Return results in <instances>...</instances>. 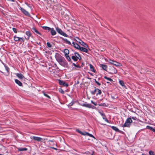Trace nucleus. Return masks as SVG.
I'll return each instance as SVG.
<instances>
[{"label": "nucleus", "mask_w": 155, "mask_h": 155, "mask_svg": "<svg viewBox=\"0 0 155 155\" xmlns=\"http://www.w3.org/2000/svg\"><path fill=\"white\" fill-rule=\"evenodd\" d=\"M111 128L114 130H115L116 131H118L119 130L118 129L115 127L114 126H112Z\"/></svg>", "instance_id": "obj_32"}, {"label": "nucleus", "mask_w": 155, "mask_h": 155, "mask_svg": "<svg viewBox=\"0 0 155 155\" xmlns=\"http://www.w3.org/2000/svg\"><path fill=\"white\" fill-rule=\"evenodd\" d=\"M77 58V57L78 58V59H79V58H81V57L79 55V54L75 52L74 53V55Z\"/></svg>", "instance_id": "obj_31"}, {"label": "nucleus", "mask_w": 155, "mask_h": 155, "mask_svg": "<svg viewBox=\"0 0 155 155\" xmlns=\"http://www.w3.org/2000/svg\"><path fill=\"white\" fill-rule=\"evenodd\" d=\"M132 118L134 120H136L137 118L136 117H132Z\"/></svg>", "instance_id": "obj_47"}, {"label": "nucleus", "mask_w": 155, "mask_h": 155, "mask_svg": "<svg viewBox=\"0 0 155 155\" xmlns=\"http://www.w3.org/2000/svg\"><path fill=\"white\" fill-rule=\"evenodd\" d=\"M42 28L43 29L46 30H48L49 31H50L51 28L47 26H43Z\"/></svg>", "instance_id": "obj_26"}, {"label": "nucleus", "mask_w": 155, "mask_h": 155, "mask_svg": "<svg viewBox=\"0 0 155 155\" xmlns=\"http://www.w3.org/2000/svg\"><path fill=\"white\" fill-rule=\"evenodd\" d=\"M47 45L48 46L49 48H50L51 47V45L50 44V43L49 42H47Z\"/></svg>", "instance_id": "obj_38"}, {"label": "nucleus", "mask_w": 155, "mask_h": 155, "mask_svg": "<svg viewBox=\"0 0 155 155\" xmlns=\"http://www.w3.org/2000/svg\"><path fill=\"white\" fill-rule=\"evenodd\" d=\"M14 40L15 41H19L21 43L23 42L24 40L23 37H19L16 36H14Z\"/></svg>", "instance_id": "obj_4"}, {"label": "nucleus", "mask_w": 155, "mask_h": 155, "mask_svg": "<svg viewBox=\"0 0 155 155\" xmlns=\"http://www.w3.org/2000/svg\"><path fill=\"white\" fill-rule=\"evenodd\" d=\"M54 142V141L53 140H48V143H49V144H50V142Z\"/></svg>", "instance_id": "obj_43"}, {"label": "nucleus", "mask_w": 155, "mask_h": 155, "mask_svg": "<svg viewBox=\"0 0 155 155\" xmlns=\"http://www.w3.org/2000/svg\"><path fill=\"white\" fill-rule=\"evenodd\" d=\"M112 62H113V63H112V64L116 66H119L120 64L116 61H112Z\"/></svg>", "instance_id": "obj_22"}, {"label": "nucleus", "mask_w": 155, "mask_h": 155, "mask_svg": "<svg viewBox=\"0 0 155 155\" xmlns=\"http://www.w3.org/2000/svg\"><path fill=\"white\" fill-rule=\"evenodd\" d=\"M50 147L52 149H53L55 150H57V148L54 147Z\"/></svg>", "instance_id": "obj_48"}, {"label": "nucleus", "mask_w": 155, "mask_h": 155, "mask_svg": "<svg viewBox=\"0 0 155 155\" xmlns=\"http://www.w3.org/2000/svg\"><path fill=\"white\" fill-rule=\"evenodd\" d=\"M80 42H79V43L81 44V45H82L85 48H88V46L83 41H80Z\"/></svg>", "instance_id": "obj_13"}, {"label": "nucleus", "mask_w": 155, "mask_h": 155, "mask_svg": "<svg viewBox=\"0 0 155 155\" xmlns=\"http://www.w3.org/2000/svg\"><path fill=\"white\" fill-rule=\"evenodd\" d=\"M96 90H97V93L96 94V95H97L98 94H99V95L101 94V91L98 88H97Z\"/></svg>", "instance_id": "obj_23"}, {"label": "nucleus", "mask_w": 155, "mask_h": 155, "mask_svg": "<svg viewBox=\"0 0 155 155\" xmlns=\"http://www.w3.org/2000/svg\"><path fill=\"white\" fill-rule=\"evenodd\" d=\"M59 91L62 93V94H64V91H63L62 89H59Z\"/></svg>", "instance_id": "obj_37"}, {"label": "nucleus", "mask_w": 155, "mask_h": 155, "mask_svg": "<svg viewBox=\"0 0 155 155\" xmlns=\"http://www.w3.org/2000/svg\"><path fill=\"white\" fill-rule=\"evenodd\" d=\"M132 122V120L130 118H127L124 123V125L122 126L123 127H129L131 125V123Z\"/></svg>", "instance_id": "obj_2"}, {"label": "nucleus", "mask_w": 155, "mask_h": 155, "mask_svg": "<svg viewBox=\"0 0 155 155\" xmlns=\"http://www.w3.org/2000/svg\"><path fill=\"white\" fill-rule=\"evenodd\" d=\"M87 48L85 47L84 48L80 47L79 50L82 51L87 53L88 52V50Z\"/></svg>", "instance_id": "obj_9"}, {"label": "nucleus", "mask_w": 155, "mask_h": 155, "mask_svg": "<svg viewBox=\"0 0 155 155\" xmlns=\"http://www.w3.org/2000/svg\"><path fill=\"white\" fill-rule=\"evenodd\" d=\"M50 145H54V144H51H51L50 143Z\"/></svg>", "instance_id": "obj_54"}, {"label": "nucleus", "mask_w": 155, "mask_h": 155, "mask_svg": "<svg viewBox=\"0 0 155 155\" xmlns=\"http://www.w3.org/2000/svg\"><path fill=\"white\" fill-rule=\"evenodd\" d=\"M5 69H6V71H7L8 72V71H9V68L8 67H5Z\"/></svg>", "instance_id": "obj_45"}, {"label": "nucleus", "mask_w": 155, "mask_h": 155, "mask_svg": "<svg viewBox=\"0 0 155 155\" xmlns=\"http://www.w3.org/2000/svg\"><path fill=\"white\" fill-rule=\"evenodd\" d=\"M89 65L90 66V69L91 71L93 72H95V70L94 69V68L93 66H92V65L91 64H89Z\"/></svg>", "instance_id": "obj_18"}, {"label": "nucleus", "mask_w": 155, "mask_h": 155, "mask_svg": "<svg viewBox=\"0 0 155 155\" xmlns=\"http://www.w3.org/2000/svg\"><path fill=\"white\" fill-rule=\"evenodd\" d=\"M149 154L150 155H154V152L152 151H150L149 152Z\"/></svg>", "instance_id": "obj_36"}, {"label": "nucleus", "mask_w": 155, "mask_h": 155, "mask_svg": "<svg viewBox=\"0 0 155 155\" xmlns=\"http://www.w3.org/2000/svg\"><path fill=\"white\" fill-rule=\"evenodd\" d=\"M100 113L101 115L103 116V114L101 113L100 112Z\"/></svg>", "instance_id": "obj_53"}, {"label": "nucleus", "mask_w": 155, "mask_h": 155, "mask_svg": "<svg viewBox=\"0 0 155 155\" xmlns=\"http://www.w3.org/2000/svg\"><path fill=\"white\" fill-rule=\"evenodd\" d=\"M20 9L21 10V11L26 15L28 16H30V15L29 13L24 8L21 7Z\"/></svg>", "instance_id": "obj_8"}, {"label": "nucleus", "mask_w": 155, "mask_h": 155, "mask_svg": "<svg viewBox=\"0 0 155 155\" xmlns=\"http://www.w3.org/2000/svg\"><path fill=\"white\" fill-rule=\"evenodd\" d=\"M96 88H95V89H94V91H92L91 92V94H93V95H94L95 94V93L96 92H97V90H96Z\"/></svg>", "instance_id": "obj_35"}, {"label": "nucleus", "mask_w": 155, "mask_h": 155, "mask_svg": "<svg viewBox=\"0 0 155 155\" xmlns=\"http://www.w3.org/2000/svg\"><path fill=\"white\" fill-rule=\"evenodd\" d=\"M75 40L76 41L78 42L79 43V42H80V41H82L81 39H80L79 38L77 37H75Z\"/></svg>", "instance_id": "obj_29"}, {"label": "nucleus", "mask_w": 155, "mask_h": 155, "mask_svg": "<svg viewBox=\"0 0 155 155\" xmlns=\"http://www.w3.org/2000/svg\"><path fill=\"white\" fill-rule=\"evenodd\" d=\"M71 58L74 61H77L78 60V58L77 57V58L74 55L72 56L71 57Z\"/></svg>", "instance_id": "obj_24"}, {"label": "nucleus", "mask_w": 155, "mask_h": 155, "mask_svg": "<svg viewBox=\"0 0 155 155\" xmlns=\"http://www.w3.org/2000/svg\"><path fill=\"white\" fill-rule=\"evenodd\" d=\"M86 132H84V133H82L81 134L84 135H87V134H86Z\"/></svg>", "instance_id": "obj_49"}, {"label": "nucleus", "mask_w": 155, "mask_h": 155, "mask_svg": "<svg viewBox=\"0 0 155 155\" xmlns=\"http://www.w3.org/2000/svg\"><path fill=\"white\" fill-rule=\"evenodd\" d=\"M59 83L60 85H63V84H64V81L59 80H58Z\"/></svg>", "instance_id": "obj_30"}, {"label": "nucleus", "mask_w": 155, "mask_h": 155, "mask_svg": "<svg viewBox=\"0 0 155 155\" xmlns=\"http://www.w3.org/2000/svg\"><path fill=\"white\" fill-rule=\"evenodd\" d=\"M32 29L34 32L36 33L37 34L41 35V33L36 28H32Z\"/></svg>", "instance_id": "obj_21"}, {"label": "nucleus", "mask_w": 155, "mask_h": 155, "mask_svg": "<svg viewBox=\"0 0 155 155\" xmlns=\"http://www.w3.org/2000/svg\"><path fill=\"white\" fill-rule=\"evenodd\" d=\"M91 102L94 105H96V104L94 103V102L93 101H91Z\"/></svg>", "instance_id": "obj_50"}, {"label": "nucleus", "mask_w": 155, "mask_h": 155, "mask_svg": "<svg viewBox=\"0 0 155 155\" xmlns=\"http://www.w3.org/2000/svg\"><path fill=\"white\" fill-rule=\"evenodd\" d=\"M119 83L120 85H121L122 86H124V81H123L122 80H119Z\"/></svg>", "instance_id": "obj_28"}, {"label": "nucleus", "mask_w": 155, "mask_h": 155, "mask_svg": "<svg viewBox=\"0 0 155 155\" xmlns=\"http://www.w3.org/2000/svg\"><path fill=\"white\" fill-rule=\"evenodd\" d=\"M0 155H1V154H0Z\"/></svg>", "instance_id": "obj_57"}, {"label": "nucleus", "mask_w": 155, "mask_h": 155, "mask_svg": "<svg viewBox=\"0 0 155 155\" xmlns=\"http://www.w3.org/2000/svg\"><path fill=\"white\" fill-rule=\"evenodd\" d=\"M104 78L105 79L107 80L108 81H110V82H112V81H113V80L112 79H111V78H108V77H107L106 76H104Z\"/></svg>", "instance_id": "obj_27"}, {"label": "nucleus", "mask_w": 155, "mask_h": 155, "mask_svg": "<svg viewBox=\"0 0 155 155\" xmlns=\"http://www.w3.org/2000/svg\"><path fill=\"white\" fill-rule=\"evenodd\" d=\"M73 65H74V66H75L76 67L79 68H80V66L79 65H77L74 63H73Z\"/></svg>", "instance_id": "obj_39"}, {"label": "nucleus", "mask_w": 155, "mask_h": 155, "mask_svg": "<svg viewBox=\"0 0 155 155\" xmlns=\"http://www.w3.org/2000/svg\"><path fill=\"white\" fill-rule=\"evenodd\" d=\"M18 150L19 151H27L28 150V149L26 148L19 147L18 148Z\"/></svg>", "instance_id": "obj_15"}, {"label": "nucleus", "mask_w": 155, "mask_h": 155, "mask_svg": "<svg viewBox=\"0 0 155 155\" xmlns=\"http://www.w3.org/2000/svg\"><path fill=\"white\" fill-rule=\"evenodd\" d=\"M146 128L148 129L151 130L154 132H155V129L151 127L147 126Z\"/></svg>", "instance_id": "obj_19"}, {"label": "nucleus", "mask_w": 155, "mask_h": 155, "mask_svg": "<svg viewBox=\"0 0 155 155\" xmlns=\"http://www.w3.org/2000/svg\"><path fill=\"white\" fill-rule=\"evenodd\" d=\"M112 61H113L112 60H110V64H112V63H113V62H112Z\"/></svg>", "instance_id": "obj_51"}, {"label": "nucleus", "mask_w": 155, "mask_h": 155, "mask_svg": "<svg viewBox=\"0 0 155 155\" xmlns=\"http://www.w3.org/2000/svg\"><path fill=\"white\" fill-rule=\"evenodd\" d=\"M95 83L99 86H100L101 85V84L99 83L97 81L95 80Z\"/></svg>", "instance_id": "obj_41"}, {"label": "nucleus", "mask_w": 155, "mask_h": 155, "mask_svg": "<svg viewBox=\"0 0 155 155\" xmlns=\"http://www.w3.org/2000/svg\"><path fill=\"white\" fill-rule=\"evenodd\" d=\"M73 46L76 49L79 50L80 46L77 43L74 42H72Z\"/></svg>", "instance_id": "obj_10"}, {"label": "nucleus", "mask_w": 155, "mask_h": 155, "mask_svg": "<svg viewBox=\"0 0 155 155\" xmlns=\"http://www.w3.org/2000/svg\"><path fill=\"white\" fill-rule=\"evenodd\" d=\"M17 76L18 78L21 79H22L24 78L23 75L21 74L17 73Z\"/></svg>", "instance_id": "obj_16"}, {"label": "nucleus", "mask_w": 155, "mask_h": 155, "mask_svg": "<svg viewBox=\"0 0 155 155\" xmlns=\"http://www.w3.org/2000/svg\"><path fill=\"white\" fill-rule=\"evenodd\" d=\"M77 132H78V133H80L81 134L82 132H81L79 130H77Z\"/></svg>", "instance_id": "obj_46"}, {"label": "nucleus", "mask_w": 155, "mask_h": 155, "mask_svg": "<svg viewBox=\"0 0 155 155\" xmlns=\"http://www.w3.org/2000/svg\"><path fill=\"white\" fill-rule=\"evenodd\" d=\"M110 73L111 74H116L117 72V70L114 67H111L110 69Z\"/></svg>", "instance_id": "obj_7"}, {"label": "nucleus", "mask_w": 155, "mask_h": 155, "mask_svg": "<svg viewBox=\"0 0 155 155\" xmlns=\"http://www.w3.org/2000/svg\"><path fill=\"white\" fill-rule=\"evenodd\" d=\"M31 139H32V138L31 137ZM32 139L34 140H36L38 142H44V141L45 140H47V139H43L42 138L36 136H33L32 137Z\"/></svg>", "instance_id": "obj_6"}, {"label": "nucleus", "mask_w": 155, "mask_h": 155, "mask_svg": "<svg viewBox=\"0 0 155 155\" xmlns=\"http://www.w3.org/2000/svg\"><path fill=\"white\" fill-rule=\"evenodd\" d=\"M1 50V48H0V50Z\"/></svg>", "instance_id": "obj_56"}, {"label": "nucleus", "mask_w": 155, "mask_h": 155, "mask_svg": "<svg viewBox=\"0 0 155 155\" xmlns=\"http://www.w3.org/2000/svg\"><path fill=\"white\" fill-rule=\"evenodd\" d=\"M107 83H109V82H107Z\"/></svg>", "instance_id": "obj_55"}, {"label": "nucleus", "mask_w": 155, "mask_h": 155, "mask_svg": "<svg viewBox=\"0 0 155 155\" xmlns=\"http://www.w3.org/2000/svg\"><path fill=\"white\" fill-rule=\"evenodd\" d=\"M50 30L51 31V35H54L56 34V31L54 30V28H51Z\"/></svg>", "instance_id": "obj_11"}, {"label": "nucleus", "mask_w": 155, "mask_h": 155, "mask_svg": "<svg viewBox=\"0 0 155 155\" xmlns=\"http://www.w3.org/2000/svg\"><path fill=\"white\" fill-rule=\"evenodd\" d=\"M73 104H74V103H73V102H71V103H70L69 104V106H72V105H73Z\"/></svg>", "instance_id": "obj_44"}, {"label": "nucleus", "mask_w": 155, "mask_h": 155, "mask_svg": "<svg viewBox=\"0 0 155 155\" xmlns=\"http://www.w3.org/2000/svg\"><path fill=\"white\" fill-rule=\"evenodd\" d=\"M44 94L45 96L47 97L49 99H50V98H51L48 95H47V94H45V93H44Z\"/></svg>", "instance_id": "obj_40"}, {"label": "nucleus", "mask_w": 155, "mask_h": 155, "mask_svg": "<svg viewBox=\"0 0 155 155\" xmlns=\"http://www.w3.org/2000/svg\"><path fill=\"white\" fill-rule=\"evenodd\" d=\"M64 52L65 54V56L66 58L69 61H70L71 59L68 55L69 53V50L68 49H65L64 50Z\"/></svg>", "instance_id": "obj_5"}, {"label": "nucleus", "mask_w": 155, "mask_h": 155, "mask_svg": "<svg viewBox=\"0 0 155 155\" xmlns=\"http://www.w3.org/2000/svg\"><path fill=\"white\" fill-rule=\"evenodd\" d=\"M82 106L88 108H91L92 105L91 104L84 103L82 105Z\"/></svg>", "instance_id": "obj_12"}, {"label": "nucleus", "mask_w": 155, "mask_h": 155, "mask_svg": "<svg viewBox=\"0 0 155 155\" xmlns=\"http://www.w3.org/2000/svg\"><path fill=\"white\" fill-rule=\"evenodd\" d=\"M86 134H87V135L88 136L95 138L94 136L92 134H90L88 133H86Z\"/></svg>", "instance_id": "obj_33"}, {"label": "nucleus", "mask_w": 155, "mask_h": 155, "mask_svg": "<svg viewBox=\"0 0 155 155\" xmlns=\"http://www.w3.org/2000/svg\"><path fill=\"white\" fill-rule=\"evenodd\" d=\"M25 34H26V35H27L28 36V37H27L28 39H29V38H30V36L31 35V34L30 32L29 31H27L26 32Z\"/></svg>", "instance_id": "obj_20"}, {"label": "nucleus", "mask_w": 155, "mask_h": 155, "mask_svg": "<svg viewBox=\"0 0 155 155\" xmlns=\"http://www.w3.org/2000/svg\"><path fill=\"white\" fill-rule=\"evenodd\" d=\"M56 60L59 64L62 66L66 64V62L64 58L58 54H56L55 55Z\"/></svg>", "instance_id": "obj_1"}, {"label": "nucleus", "mask_w": 155, "mask_h": 155, "mask_svg": "<svg viewBox=\"0 0 155 155\" xmlns=\"http://www.w3.org/2000/svg\"><path fill=\"white\" fill-rule=\"evenodd\" d=\"M56 29L58 32L60 34L66 37H68V35L62 30L58 27H56Z\"/></svg>", "instance_id": "obj_3"}, {"label": "nucleus", "mask_w": 155, "mask_h": 155, "mask_svg": "<svg viewBox=\"0 0 155 155\" xmlns=\"http://www.w3.org/2000/svg\"><path fill=\"white\" fill-rule=\"evenodd\" d=\"M28 7H29L30 8H31V9H32V8H31V7L30 6H29V5H28Z\"/></svg>", "instance_id": "obj_52"}, {"label": "nucleus", "mask_w": 155, "mask_h": 155, "mask_svg": "<svg viewBox=\"0 0 155 155\" xmlns=\"http://www.w3.org/2000/svg\"><path fill=\"white\" fill-rule=\"evenodd\" d=\"M15 82L19 86H22V83H21V81L17 79H15Z\"/></svg>", "instance_id": "obj_14"}, {"label": "nucleus", "mask_w": 155, "mask_h": 155, "mask_svg": "<svg viewBox=\"0 0 155 155\" xmlns=\"http://www.w3.org/2000/svg\"><path fill=\"white\" fill-rule=\"evenodd\" d=\"M64 40L67 44L71 45V42L69 41H68L67 39H64Z\"/></svg>", "instance_id": "obj_25"}, {"label": "nucleus", "mask_w": 155, "mask_h": 155, "mask_svg": "<svg viewBox=\"0 0 155 155\" xmlns=\"http://www.w3.org/2000/svg\"><path fill=\"white\" fill-rule=\"evenodd\" d=\"M101 66L103 70L106 71H107V65L102 64L101 65Z\"/></svg>", "instance_id": "obj_17"}, {"label": "nucleus", "mask_w": 155, "mask_h": 155, "mask_svg": "<svg viewBox=\"0 0 155 155\" xmlns=\"http://www.w3.org/2000/svg\"><path fill=\"white\" fill-rule=\"evenodd\" d=\"M63 85L66 87H67L68 86V84H67L65 83L64 82V84H63Z\"/></svg>", "instance_id": "obj_42"}, {"label": "nucleus", "mask_w": 155, "mask_h": 155, "mask_svg": "<svg viewBox=\"0 0 155 155\" xmlns=\"http://www.w3.org/2000/svg\"><path fill=\"white\" fill-rule=\"evenodd\" d=\"M12 29L15 33H17V29H16V28H12Z\"/></svg>", "instance_id": "obj_34"}]
</instances>
